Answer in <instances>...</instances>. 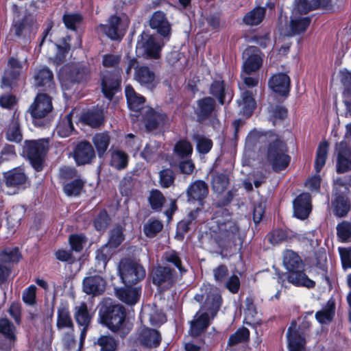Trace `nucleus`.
Listing matches in <instances>:
<instances>
[{
	"label": "nucleus",
	"mask_w": 351,
	"mask_h": 351,
	"mask_svg": "<svg viewBox=\"0 0 351 351\" xmlns=\"http://www.w3.org/2000/svg\"><path fill=\"white\" fill-rule=\"evenodd\" d=\"M82 20V16L77 13H68L63 16L65 26L70 29L75 30L76 25Z\"/></svg>",
	"instance_id": "nucleus-64"
},
{
	"label": "nucleus",
	"mask_w": 351,
	"mask_h": 351,
	"mask_svg": "<svg viewBox=\"0 0 351 351\" xmlns=\"http://www.w3.org/2000/svg\"><path fill=\"white\" fill-rule=\"evenodd\" d=\"M125 29L121 19L115 15L111 16L106 25L101 24L97 31L104 33L112 40L120 39L123 36V30Z\"/></svg>",
	"instance_id": "nucleus-14"
},
{
	"label": "nucleus",
	"mask_w": 351,
	"mask_h": 351,
	"mask_svg": "<svg viewBox=\"0 0 351 351\" xmlns=\"http://www.w3.org/2000/svg\"><path fill=\"white\" fill-rule=\"evenodd\" d=\"M334 199L332 202V205L334 209L335 214L339 217L345 216L350 210V204L346 195H333Z\"/></svg>",
	"instance_id": "nucleus-36"
},
{
	"label": "nucleus",
	"mask_w": 351,
	"mask_h": 351,
	"mask_svg": "<svg viewBox=\"0 0 351 351\" xmlns=\"http://www.w3.org/2000/svg\"><path fill=\"white\" fill-rule=\"evenodd\" d=\"M142 317L143 319L148 318L149 322L153 326L160 325L165 322V316L162 312L158 311L149 306L145 307L143 310Z\"/></svg>",
	"instance_id": "nucleus-43"
},
{
	"label": "nucleus",
	"mask_w": 351,
	"mask_h": 351,
	"mask_svg": "<svg viewBox=\"0 0 351 351\" xmlns=\"http://www.w3.org/2000/svg\"><path fill=\"white\" fill-rule=\"evenodd\" d=\"M93 142L97 149L99 156H101L108 147L110 137L106 133L97 134L93 137Z\"/></svg>",
	"instance_id": "nucleus-49"
},
{
	"label": "nucleus",
	"mask_w": 351,
	"mask_h": 351,
	"mask_svg": "<svg viewBox=\"0 0 351 351\" xmlns=\"http://www.w3.org/2000/svg\"><path fill=\"white\" fill-rule=\"evenodd\" d=\"M300 14H302L298 12V10H293L287 36H294L303 33L308 27L311 22L310 18L300 16Z\"/></svg>",
	"instance_id": "nucleus-19"
},
{
	"label": "nucleus",
	"mask_w": 351,
	"mask_h": 351,
	"mask_svg": "<svg viewBox=\"0 0 351 351\" xmlns=\"http://www.w3.org/2000/svg\"><path fill=\"white\" fill-rule=\"evenodd\" d=\"M149 25L163 37H167L170 34L171 25L165 13L162 11H156L152 14L149 19Z\"/></svg>",
	"instance_id": "nucleus-18"
},
{
	"label": "nucleus",
	"mask_w": 351,
	"mask_h": 351,
	"mask_svg": "<svg viewBox=\"0 0 351 351\" xmlns=\"http://www.w3.org/2000/svg\"><path fill=\"white\" fill-rule=\"evenodd\" d=\"M211 230L221 241H234L239 233V227L231 218L228 210L221 208L212 219Z\"/></svg>",
	"instance_id": "nucleus-5"
},
{
	"label": "nucleus",
	"mask_w": 351,
	"mask_h": 351,
	"mask_svg": "<svg viewBox=\"0 0 351 351\" xmlns=\"http://www.w3.org/2000/svg\"><path fill=\"white\" fill-rule=\"evenodd\" d=\"M162 227L163 226L160 221L158 220H149L144 225V232L146 236L153 237L162 230Z\"/></svg>",
	"instance_id": "nucleus-63"
},
{
	"label": "nucleus",
	"mask_w": 351,
	"mask_h": 351,
	"mask_svg": "<svg viewBox=\"0 0 351 351\" xmlns=\"http://www.w3.org/2000/svg\"><path fill=\"white\" fill-rule=\"evenodd\" d=\"M265 15V9L262 7H257L245 15L243 22L249 25H256L263 21Z\"/></svg>",
	"instance_id": "nucleus-42"
},
{
	"label": "nucleus",
	"mask_w": 351,
	"mask_h": 351,
	"mask_svg": "<svg viewBox=\"0 0 351 351\" xmlns=\"http://www.w3.org/2000/svg\"><path fill=\"white\" fill-rule=\"evenodd\" d=\"M72 116V112L69 113L58 124L56 130L60 137H67L72 133L73 130V125L71 121Z\"/></svg>",
	"instance_id": "nucleus-44"
},
{
	"label": "nucleus",
	"mask_w": 351,
	"mask_h": 351,
	"mask_svg": "<svg viewBox=\"0 0 351 351\" xmlns=\"http://www.w3.org/2000/svg\"><path fill=\"white\" fill-rule=\"evenodd\" d=\"M269 141L267 160L274 171L278 172L288 166L290 157L287 154V146L283 141L277 139L275 135L269 136Z\"/></svg>",
	"instance_id": "nucleus-6"
},
{
	"label": "nucleus",
	"mask_w": 351,
	"mask_h": 351,
	"mask_svg": "<svg viewBox=\"0 0 351 351\" xmlns=\"http://www.w3.org/2000/svg\"><path fill=\"white\" fill-rule=\"evenodd\" d=\"M225 87L223 86V81L219 78L213 82L210 86V93L218 98L221 104H224L225 97Z\"/></svg>",
	"instance_id": "nucleus-58"
},
{
	"label": "nucleus",
	"mask_w": 351,
	"mask_h": 351,
	"mask_svg": "<svg viewBox=\"0 0 351 351\" xmlns=\"http://www.w3.org/2000/svg\"><path fill=\"white\" fill-rule=\"evenodd\" d=\"M162 260L167 263H170L176 267L180 271V273L185 272V270L182 267L181 260L175 251H168L164 253L162 256Z\"/></svg>",
	"instance_id": "nucleus-61"
},
{
	"label": "nucleus",
	"mask_w": 351,
	"mask_h": 351,
	"mask_svg": "<svg viewBox=\"0 0 351 351\" xmlns=\"http://www.w3.org/2000/svg\"><path fill=\"white\" fill-rule=\"evenodd\" d=\"M208 193V186L202 180H196L190 184L186 190L188 202L197 201L202 204V201Z\"/></svg>",
	"instance_id": "nucleus-22"
},
{
	"label": "nucleus",
	"mask_w": 351,
	"mask_h": 351,
	"mask_svg": "<svg viewBox=\"0 0 351 351\" xmlns=\"http://www.w3.org/2000/svg\"><path fill=\"white\" fill-rule=\"evenodd\" d=\"M52 108L51 98L46 94H38L29 110L34 119H40L50 112Z\"/></svg>",
	"instance_id": "nucleus-15"
},
{
	"label": "nucleus",
	"mask_w": 351,
	"mask_h": 351,
	"mask_svg": "<svg viewBox=\"0 0 351 351\" xmlns=\"http://www.w3.org/2000/svg\"><path fill=\"white\" fill-rule=\"evenodd\" d=\"M69 40L70 38L66 37L63 39L62 45H53V47L57 49V54L54 57H51L50 59H51L53 62L56 65L61 64L65 60L66 53H67L70 49V46L68 43Z\"/></svg>",
	"instance_id": "nucleus-47"
},
{
	"label": "nucleus",
	"mask_w": 351,
	"mask_h": 351,
	"mask_svg": "<svg viewBox=\"0 0 351 351\" xmlns=\"http://www.w3.org/2000/svg\"><path fill=\"white\" fill-rule=\"evenodd\" d=\"M84 186L81 180H75L64 185V191L68 196H77L80 195Z\"/></svg>",
	"instance_id": "nucleus-59"
},
{
	"label": "nucleus",
	"mask_w": 351,
	"mask_h": 351,
	"mask_svg": "<svg viewBox=\"0 0 351 351\" xmlns=\"http://www.w3.org/2000/svg\"><path fill=\"white\" fill-rule=\"evenodd\" d=\"M34 83L36 86H45L52 88L53 86V73L47 67H43L38 69L34 75Z\"/></svg>",
	"instance_id": "nucleus-35"
},
{
	"label": "nucleus",
	"mask_w": 351,
	"mask_h": 351,
	"mask_svg": "<svg viewBox=\"0 0 351 351\" xmlns=\"http://www.w3.org/2000/svg\"><path fill=\"white\" fill-rule=\"evenodd\" d=\"M197 143V149L201 154H207L213 147V142L210 139L200 135L194 137Z\"/></svg>",
	"instance_id": "nucleus-62"
},
{
	"label": "nucleus",
	"mask_w": 351,
	"mask_h": 351,
	"mask_svg": "<svg viewBox=\"0 0 351 351\" xmlns=\"http://www.w3.org/2000/svg\"><path fill=\"white\" fill-rule=\"evenodd\" d=\"M120 86V80L117 75L107 74L104 76L101 82V89L104 96L111 99L118 91Z\"/></svg>",
	"instance_id": "nucleus-26"
},
{
	"label": "nucleus",
	"mask_w": 351,
	"mask_h": 351,
	"mask_svg": "<svg viewBox=\"0 0 351 351\" xmlns=\"http://www.w3.org/2000/svg\"><path fill=\"white\" fill-rule=\"evenodd\" d=\"M56 326L62 334V340L68 346H72L74 343L73 323L70 315L69 308L61 306L57 309Z\"/></svg>",
	"instance_id": "nucleus-8"
},
{
	"label": "nucleus",
	"mask_w": 351,
	"mask_h": 351,
	"mask_svg": "<svg viewBox=\"0 0 351 351\" xmlns=\"http://www.w3.org/2000/svg\"><path fill=\"white\" fill-rule=\"evenodd\" d=\"M114 247L106 243L99 248L96 252V271L101 273L105 270L107 263L114 253Z\"/></svg>",
	"instance_id": "nucleus-27"
},
{
	"label": "nucleus",
	"mask_w": 351,
	"mask_h": 351,
	"mask_svg": "<svg viewBox=\"0 0 351 351\" xmlns=\"http://www.w3.org/2000/svg\"><path fill=\"white\" fill-rule=\"evenodd\" d=\"M151 275L153 283L162 288L167 289L175 282L173 271L167 267H155Z\"/></svg>",
	"instance_id": "nucleus-16"
},
{
	"label": "nucleus",
	"mask_w": 351,
	"mask_h": 351,
	"mask_svg": "<svg viewBox=\"0 0 351 351\" xmlns=\"http://www.w3.org/2000/svg\"><path fill=\"white\" fill-rule=\"evenodd\" d=\"M334 315L335 304L329 301L325 308L316 313L315 317L319 323L328 324L332 320Z\"/></svg>",
	"instance_id": "nucleus-48"
},
{
	"label": "nucleus",
	"mask_w": 351,
	"mask_h": 351,
	"mask_svg": "<svg viewBox=\"0 0 351 351\" xmlns=\"http://www.w3.org/2000/svg\"><path fill=\"white\" fill-rule=\"evenodd\" d=\"M350 170H351V151L341 143L338 152L337 171L341 173Z\"/></svg>",
	"instance_id": "nucleus-28"
},
{
	"label": "nucleus",
	"mask_w": 351,
	"mask_h": 351,
	"mask_svg": "<svg viewBox=\"0 0 351 351\" xmlns=\"http://www.w3.org/2000/svg\"><path fill=\"white\" fill-rule=\"evenodd\" d=\"M341 81L345 87L343 95L348 113L351 116V73L348 71H341Z\"/></svg>",
	"instance_id": "nucleus-37"
},
{
	"label": "nucleus",
	"mask_w": 351,
	"mask_h": 351,
	"mask_svg": "<svg viewBox=\"0 0 351 351\" xmlns=\"http://www.w3.org/2000/svg\"><path fill=\"white\" fill-rule=\"evenodd\" d=\"M90 75V69L81 64H74L70 67L65 66L60 70L59 78L62 86L67 82H81L87 80Z\"/></svg>",
	"instance_id": "nucleus-10"
},
{
	"label": "nucleus",
	"mask_w": 351,
	"mask_h": 351,
	"mask_svg": "<svg viewBox=\"0 0 351 351\" xmlns=\"http://www.w3.org/2000/svg\"><path fill=\"white\" fill-rule=\"evenodd\" d=\"M75 317L79 325L82 326H88L91 315L88 311L86 303L82 302L75 307Z\"/></svg>",
	"instance_id": "nucleus-41"
},
{
	"label": "nucleus",
	"mask_w": 351,
	"mask_h": 351,
	"mask_svg": "<svg viewBox=\"0 0 351 351\" xmlns=\"http://www.w3.org/2000/svg\"><path fill=\"white\" fill-rule=\"evenodd\" d=\"M160 144L156 141H151L144 148L141 153L142 157L147 162L154 161L157 155Z\"/></svg>",
	"instance_id": "nucleus-52"
},
{
	"label": "nucleus",
	"mask_w": 351,
	"mask_h": 351,
	"mask_svg": "<svg viewBox=\"0 0 351 351\" xmlns=\"http://www.w3.org/2000/svg\"><path fill=\"white\" fill-rule=\"evenodd\" d=\"M103 322L112 331H120L125 335L131 328V324L125 322L124 308L119 304H112L110 300L105 302L99 310Z\"/></svg>",
	"instance_id": "nucleus-4"
},
{
	"label": "nucleus",
	"mask_w": 351,
	"mask_h": 351,
	"mask_svg": "<svg viewBox=\"0 0 351 351\" xmlns=\"http://www.w3.org/2000/svg\"><path fill=\"white\" fill-rule=\"evenodd\" d=\"M125 92L128 107L134 112L131 114L133 121L138 120L141 116L145 126L149 130L163 125L166 123L167 117L165 114L156 112L149 108H143L145 98L136 93L130 85L126 86Z\"/></svg>",
	"instance_id": "nucleus-2"
},
{
	"label": "nucleus",
	"mask_w": 351,
	"mask_h": 351,
	"mask_svg": "<svg viewBox=\"0 0 351 351\" xmlns=\"http://www.w3.org/2000/svg\"><path fill=\"white\" fill-rule=\"evenodd\" d=\"M95 343L100 347L101 351H115L117 346L116 341L108 335L101 336Z\"/></svg>",
	"instance_id": "nucleus-55"
},
{
	"label": "nucleus",
	"mask_w": 351,
	"mask_h": 351,
	"mask_svg": "<svg viewBox=\"0 0 351 351\" xmlns=\"http://www.w3.org/2000/svg\"><path fill=\"white\" fill-rule=\"evenodd\" d=\"M161 48L162 45L155 37L143 33L136 43V53L138 56L157 58Z\"/></svg>",
	"instance_id": "nucleus-9"
},
{
	"label": "nucleus",
	"mask_w": 351,
	"mask_h": 351,
	"mask_svg": "<svg viewBox=\"0 0 351 351\" xmlns=\"http://www.w3.org/2000/svg\"><path fill=\"white\" fill-rule=\"evenodd\" d=\"M105 287V280L97 275L86 277L83 280V291L87 294H100L104 291Z\"/></svg>",
	"instance_id": "nucleus-24"
},
{
	"label": "nucleus",
	"mask_w": 351,
	"mask_h": 351,
	"mask_svg": "<svg viewBox=\"0 0 351 351\" xmlns=\"http://www.w3.org/2000/svg\"><path fill=\"white\" fill-rule=\"evenodd\" d=\"M19 259L20 254L16 248L0 253V285L7 281L11 273L10 263L17 262Z\"/></svg>",
	"instance_id": "nucleus-13"
},
{
	"label": "nucleus",
	"mask_w": 351,
	"mask_h": 351,
	"mask_svg": "<svg viewBox=\"0 0 351 351\" xmlns=\"http://www.w3.org/2000/svg\"><path fill=\"white\" fill-rule=\"evenodd\" d=\"M139 340L147 347H157L160 344L161 337L157 330L143 328L140 332Z\"/></svg>",
	"instance_id": "nucleus-33"
},
{
	"label": "nucleus",
	"mask_w": 351,
	"mask_h": 351,
	"mask_svg": "<svg viewBox=\"0 0 351 351\" xmlns=\"http://www.w3.org/2000/svg\"><path fill=\"white\" fill-rule=\"evenodd\" d=\"M270 135H273L271 133H264L258 130L251 131L246 138V144L249 146L256 145V143H264L267 138V136L269 138Z\"/></svg>",
	"instance_id": "nucleus-54"
},
{
	"label": "nucleus",
	"mask_w": 351,
	"mask_h": 351,
	"mask_svg": "<svg viewBox=\"0 0 351 351\" xmlns=\"http://www.w3.org/2000/svg\"><path fill=\"white\" fill-rule=\"evenodd\" d=\"M311 210V197L308 193H302L293 201V213L295 217L305 219Z\"/></svg>",
	"instance_id": "nucleus-21"
},
{
	"label": "nucleus",
	"mask_w": 351,
	"mask_h": 351,
	"mask_svg": "<svg viewBox=\"0 0 351 351\" xmlns=\"http://www.w3.org/2000/svg\"><path fill=\"white\" fill-rule=\"evenodd\" d=\"M351 176H344L337 178L334 182L335 193L337 195H346L350 186Z\"/></svg>",
	"instance_id": "nucleus-51"
},
{
	"label": "nucleus",
	"mask_w": 351,
	"mask_h": 351,
	"mask_svg": "<svg viewBox=\"0 0 351 351\" xmlns=\"http://www.w3.org/2000/svg\"><path fill=\"white\" fill-rule=\"evenodd\" d=\"M269 85L274 92L281 95H287L289 91V77L285 73H278L271 77Z\"/></svg>",
	"instance_id": "nucleus-23"
},
{
	"label": "nucleus",
	"mask_w": 351,
	"mask_h": 351,
	"mask_svg": "<svg viewBox=\"0 0 351 351\" xmlns=\"http://www.w3.org/2000/svg\"><path fill=\"white\" fill-rule=\"evenodd\" d=\"M128 155L121 150H114L111 153L110 164L111 167L121 170L127 167L128 163Z\"/></svg>",
	"instance_id": "nucleus-38"
},
{
	"label": "nucleus",
	"mask_w": 351,
	"mask_h": 351,
	"mask_svg": "<svg viewBox=\"0 0 351 351\" xmlns=\"http://www.w3.org/2000/svg\"><path fill=\"white\" fill-rule=\"evenodd\" d=\"M320 5V0H298L293 10H298L301 14H305L308 12L317 9Z\"/></svg>",
	"instance_id": "nucleus-53"
},
{
	"label": "nucleus",
	"mask_w": 351,
	"mask_h": 351,
	"mask_svg": "<svg viewBox=\"0 0 351 351\" xmlns=\"http://www.w3.org/2000/svg\"><path fill=\"white\" fill-rule=\"evenodd\" d=\"M82 121L92 128H97L101 125L104 121V114L102 110L90 111L82 116Z\"/></svg>",
	"instance_id": "nucleus-40"
},
{
	"label": "nucleus",
	"mask_w": 351,
	"mask_h": 351,
	"mask_svg": "<svg viewBox=\"0 0 351 351\" xmlns=\"http://www.w3.org/2000/svg\"><path fill=\"white\" fill-rule=\"evenodd\" d=\"M283 265L288 271V281L295 286L311 289L315 282L304 273V264L295 252L287 250L283 254Z\"/></svg>",
	"instance_id": "nucleus-3"
},
{
	"label": "nucleus",
	"mask_w": 351,
	"mask_h": 351,
	"mask_svg": "<svg viewBox=\"0 0 351 351\" xmlns=\"http://www.w3.org/2000/svg\"><path fill=\"white\" fill-rule=\"evenodd\" d=\"M134 79L141 85L152 87L154 84L155 75L147 66H141L136 69Z\"/></svg>",
	"instance_id": "nucleus-34"
},
{
	"label": "nucleus",
	"mask_w": 351,
	"mask_h": 351,
	"mask_svg": "<svg viewBox=\"0 0 351 351\" xmlns=\"http://www.w3.org/2000/svg\"><path fill=\"white\" fill-rule=\"evenodd\" d=\"M337 236L342 242H348L351 239V223L343 221L337 226Z\"/></svg>",
	"instance_id": "nucleus-57"
},
{
	"label": "nucleus",
	"mask_w": 351,
	"mask_h": 351,
	"mask_svg": "<svg viewBox=\"0 0 351 351\" xmlns=\"http://www.w3.org/2000/svg\"><path fill=\"white\" fill-rule=\"evenodd\" d=\"M94 156L95 151L88 142H81L75 149L74 158L77 165L88 163Z\"/></svg>",
	"instance_id": "nucleus-25"
},
{
	"label": "nucleus",
	"mask_w": 351,
	"mask_h": 351,
	"mask_svg": "<svg viewBox=\"0 0 351 351\" xmlns=\"http://www.w3.org/2000/svg\"><path fill=\"white\" fill-rule=\"evenodd\" d=\"M34 24V19L32 17L28 16L21 19L18 12H14V24L12 29L17 36H20L23 32Z\"/></svg>",
	"instance_id": "nucleus-39"
},
{
	"label": "nucleus",
	"mask_w": 351,
	"mask_h": 351,
	"mask_svg": "<svg viewBox=\"0 0 351 351\" xmlns=\"http://www.w3.org/2000/svg\"><path fill=\"white\" fill-rule=\"evenodd\" d=\"M237 103L240 108V113L247 117L252 114L256 107V101L252 93L248 90H244L241 93V98L237 101Z\"/></svg>",
	"instance_id": "nucleus-30"
},
{
	"label": "nucleus",
	"mask_w": 351,
	"mask_h": 351,
	"mask_svg": "<svg viewBox=\"0 0 351 351\" xmlns=\"http://www.w3.org/2000/svg\"><path fill=\"white\" fill-rule=\"evenodd\" d=\"M214 107L215 101L211 97H207L197 101L195 112L198 119L202 120L207 118L211 114Z\"/></svg>",
	"instance_id": "nucleus-31"
},
{
	"label": "nucleus",
	"mask_w": 351,
	"mask_h": 351,
	"mask_svg": "<svg viewBox=\"0 0 351 351\" xmlns=\"http://www.w3.org/2000/svg\"><path fill=\"white\" fill-rule=\"evenodd\" d=\"M6 138L8 141L14 142H20L22 140L19 124L16 120H12L9 125L6 132Z\"/></svg>",
	"instance_id": "nucleus-56"
},
{
	"label": "nucleus",
	"mask_w": 351,
	"mask_h": 351,
	"mask_svg": "<svg viewBox=\"0 0 351 351\" xmlns=\"http://www.w3.org/2000/svg\"><path fill=\"white\" fill-rule=\"evenodd\" d=\"M194 299L199 303L203 302L191 321L190 333L192 336H197L208 326L210 318L217 315L221 304V297L216 289L205 286Z\"/></svg>",
	"instance_id": "nucleus-1"
},
{
	"label": "nucleus",
	"mask_w": 351,
	"mask_h": 351,
	"mask_svg": "<svg viewBox=\"0 0 351 351\" xmlns=\"http://www.w3.org/2000/svg\"><path fill=\"white\" fill-rule=\"evenodd\" d=\"M141 293V288L138 287H128L117 291V295L119 300L130 305H133L138 301Z\"/></svg>",
	"instance_id": "nucleus-29"
},
{
	"label": "nucleus",
	"mask_w": 351,
	"mask_h": 351,
	"mask_svg": "<svg viewBox=\"0 0 351 351\" xmlns=\"http://www.w3.org/2000/svg\"><path fill=\"white\" fill-rule=\"evenodd\" d=\"M8 66L3 77V83L10 86L19 76L22 66L21 63L14 58L9 60Z\"/></svg>",
	"instance_id": "nucleus-32"
},
{
	"label": "nucleus",
	"mask_w": 351,
	"mask_h": 351,
	"mask_svg": "<svg viewBox=\"0 0 351 351\" xmlns=\"http://www.w3.org/2000/svg\"><path fill=\"white\" fill-rule=\"evenodd\" d=\"M328 145L326 141L322 142L317 148V154L315 161V169L316 173H319L323 167L325 165Z\"/></svg>",
	"instance_id": "nucleus-46"
},
{
	"label": "nucleus",
	"mask_w": 351,
	"mask_h": 351,
	"mask_svg": "<svg viewBox=\"0 0 351 351\" xmlns=\"http://www.w3.org/2000/svg\"><path fill=\"white\" fill-rule=\"evenodd\" d=\"M229 184L228 176L223 173H217L213 176L212 180V186L215 192L217 193H223Z\"/></svg>",
	"instance_id": "nucleus-50"
},
{
	"label": "nucleus",
	"mask_w": 351,
	"mask_h": 351,
	"mask_svg": "<svg viewBox=\"0 0 351 351\" xmlns=\"http://www.w3.org/2000/svg\"><path fill=\"white\" fill-rule=\"evenodd\" d=\"M0 333L5 338L6 343L0 345V348L10 350L14 346L16 339V330L15 326L6 318L0 319Z\"/></svg>",
	"instance_id": "nucleus-20"
},
{
	"label": "nucleus",
	"mask_w": 351,
	"mask_h": 351,
	"mask_svg": "<svg viewBox=\"0 0 351 351\" xmlns=\"http://www.w3.org/2000/svg\"><path fill=\"white\" fill-rule=\"evenodd\" d=\"M244 62L243 71L245 74H250L259 69L263 64L261 52L256 47H249L243 53Z\"/></svg>",
	"instance_id": "nucleus-12"
},
{
	"label": "nucleus",
	"mask_w": 351,
	"mask_h": 351,
	"mask_svg": "<svg viewBox=\"0 0 351 351\" xmlns=\"http://www.w3.org/2000/svg\"><path fill=\"white\" fill-rule=\"evenodd\" d=\"M149 202L152 209L160 210L165 202V198L160 191L153 190L150 192Z\"/></svg>",
	"instance_id": "nucleus-60"
},
{
	"label": "nucleus",
	"mask_w": 351,
	"mask_h": 351,
	"mask_svg": "<svg viewBox=\"0 0 351 351\" xmlns=\"http://www.w3.org/2000/svg\"><path fill=\"white\" fill-rule=\"evenodd\" d=\"M118 271L125 285H132L143 280L146 275L144 267L139 263L129 259L121 261Z\"/></svg>",
	"instance_id": "nucleus-7"
},
{
	"label": "nucleus",
	"mask_w": 351,
	"mask_h": 351,
	"mask_svg": "<svg viewBox=\"0 0 351 351\" xmlns=\"http://www.w3.org/2000/svg\"><path fill=\"white\" fill-rule=\"evenodd\" d=\"M25 181L26 176L21 170L12 171L5 176V185L7 187H17L23 184Z\"/></svg>",
	"instance_id": "nucleus-45"
},
{
	"label": "nucleus",
	"mask_w": 351,
	"mask_h": 351,
	"mask_svg": "<svg viewBox=\"0 0 351 351\" xmlns=\"http://www.w3.org/2000/svg\"><path fill=\"white\" fill-rule=\"evenodd\" d=\"M48 149V141L45 139L30 141L27 145V154L33 167L37 171L43 169V158Z\"/></svg>",
	"instance_id": "nucleus-11"
},
{
	"label": "nucleus",
	"mask_w": 351,
	"mask_h": 351,
	"mask_svg": "<svg viewBox=\"0 0 351 351\" xmlns=\"http://www.w3.org/2000/svg\"><path fill=\"white\" fill-rule=\"evenodd\" d=\"M287 338L289 351H306L304 335L297 329V325L295 322H293L288 328Z\"/></svg>",
	"instance_id": "nucleus-17"
}]
</instances>
